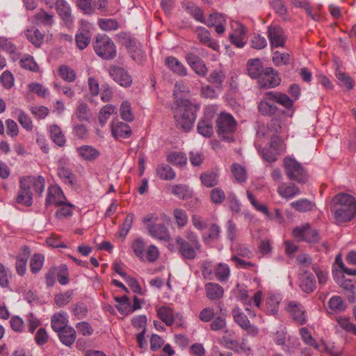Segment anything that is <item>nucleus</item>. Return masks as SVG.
I'll list each match as a JSON object with an SVG mask.
<instances>
[{
    "instance_id": "f257e3e1",
    "label": "nucleus",
    "mask_w": 356,
    "mask_h": 356,
    "mask_svg": "<svg viewBox=\"0 0 356 356\" xmlns=\"http://www.w3.org/2000/svg\"><path fill=\"white\" fill-rule=\"evenodd\" d=\"M331 211L338 224L349 222L356 213V200L347 193L338 194L332 200Z\"/></svg>"
},
{
    "instance_id": "f03ea898",
    "label": "nucleus",
    "mask_w": 356,
    "mask_h": 356,
    "mask_svg": "<svg viewBox=\"0 0 356 356\" xmlns=\"http://www.w3.org/2000/svg\"><path fill=\"white\" fill-rule=\"evenodd\" d=\"M177 107L174 113L176 126L184 131H188L193 127L196 119V113L200 107L188 99L177 100Z\"/></svg>"
},
{
    "instance_id": "7ed1b4c3",
    "label": "nucleus",
    "mask_w": 356,
    "mask_h": 356,
    "mask_svg": "<svg viewBox=\"0 0 356 356\" xmlns=\"http://www.w3.org/2000/svg\"><path fill=\"white\" fill-rule=\"evenodd\" d=\"M175 242L178 245L179 254L185 260L195 259L197 253L201 252L202 245L198 236L190 229L185 231L184 238L177 236Z\"/></svg>"
},
{
    "instance_id": "20e7f679",
    "label": "nucleus",
    "mask_w": 356,
    "mask_h": 356,
    "mask_svg": "<svg viewBox=\"0 0 356 356\" xmlns=\"http://www.w3.org/2000/svg\"><path fill=\"white\" fill-rule=\"evenodd\" d=\"M159 216L156 213L147 214L143 219L148 234L159 241H168L170 234L167 227L162 223H156Z\"/></svg>"
},
{
    "instance_id": "39448f33",
    "label": "nucleus",
    "mask_w": 356,
    "mask_h": 356,
    "mask_svg": "<svg viewBox=\"0 0 356 356\" xmlns=\"http://www.w3.org/2000/svg\"><path fill=\"white\" fill-rule=\"evenodd\" d=\"M96 54L104 60H111L115 58L117 50L115 43L105 34H98L93 42Z\"/></svg>"
},
{
    "instance_id": "423d86ee",
    "label": "nucleus",
    "mask_w": 356,
    "mask_h": 356,
    "mask_svg": "<svg viewBox=\"0 0 356 356\" xmlns=\"http://www.w3.org/2000/svg\"><path fill=\"white\" fill-rule=\"evenodd\" d=\"M216 132L227 142L234 141V134L236 129V121L229 113H221L216 119Z\"/></svg>"
},
{
    "instance_id": "0eeeda50",
    "label": "nucleus",
    "mask_w": 356,
    "mask_h": 356,
    "mask_svg": "<svg viewBox=\"0 0 356 356\" xmlns=\"http://www.w3.org/2000/svg\"><path fill=\"white\" fill-rule=\"evenodd\" d=\"M283 167L288 179L300 184H305L308 179V174L302 165L295 159L286 157L283 160Z\"/></svg>"
},
{
    "instance_id": "6e6552de",
    "label": "nucleus",
    "mask_w": 356,
    "mask_h": 356,
    "mask_svg": "<svg viewBox=\"0 0 356 356\" xmlns=\"http://www.w3.org/2000/svg\"><path fill=\"white\" fill-rule=\"evenodd\" d=\"M118 42L124 46L129 53L131 54V58L134 60H140L143 58V52L138 48L136 40L129 33L120 32L116 35Z\"/></svg>"
},
{
    "instance_id": "1a4fd4ad",
    "label": "nucleus",
    "mask_w": 356,
    "mask_h": 356,
    "mask_svg": "<svg viewBox=\"0 0 356 356\" xmlns=\"http://www.w3.org/2000/svg\"><path fill=\"white\" fill-rule=\"evenodd\" d=\"M215 119V112L213 108H207L204 113L203 117L199 121L197 130L202 136L210 138L213 134V121Z\"/></svg>"
},
{
    "instance_id": "9d476101",
    "label": "nucleus",
    "mask_w": 356,
    "mask_h": 356,
    "mask_svg": "<svg viewBox=\"0 0 356 356\" xmlns=\"http://www.w3.org/2000/svg\"><path fill=\"white\" fill-rule=\"evenodd\" d=\"M293 236L297 241L307 243H316L320 238L317 230L313 229L309 223L294 228Z\"/></svg>"
},
{
    "instance_id": "9b49d317",
    "label": "nucleus",
    "mask_w": 356,
    "mask_h": 356,
    "mask_svg": "<svg viewBox=\"0 0 356 356\" xmlns=\"http://www.w3.org/2000/svg\"><path fill=\"white\" fill-rule=\"evenodd\" d=\"M281 81L277 70L273 67H266L258 79V83L261 88H270L278 86Z\"/></svg>"
},
{
    "instance_id": "f8f14e48",
    "label": "nucleus",
    "mask_w": 356,
    "mask_h": 356,
    "mask_svg": "<svg viewBox=\"0 0 356 356\" xmlns=\"http://www.w3.org/2000/svg\"><path fill=\"white\" fill-rule=\"evenodd\" d=\"M108 72L113 79L123 87H129L132 83V77L123 67L112 65L109 67Z\"/></svg>"
},
{
    "instance_id": "ddd939ff",
    "label": "nucleus",
    "mask_w": 356,
    "mask_h": 356,
    "mask_svg": "<svg viewBox=\"0 0 356 356\" xmlns=\"http://www.w3.org/2000/svg\"><path fill=\"white\" fill-rule=\"evenodd\" d=\"M286 309L293 320L298 325H304L307 321V313L304 307L298 302L291 301Z\"/></svg>"
},
{
    "instance_id": "4468645a",
    "label": "nucleus",
    "mask_w": 356,
    "mask_h": 356,
    "mask_svg": "<svg viewBox=\"0 0 356 356\" xmlns=\"http://www.w3.org/2000/svg\"><path fill=\"white\" fill-rule=\"evenodd\" d=\"M231 26L233 32L229 35L230 42L236 47H243L245 44L244 40L246 35L245 26L238 22H232Z\"/></svg>"
},
{
    "instance_id": "2eb2a0df",
    "label": "nucleus",
    "mask_w": 356,
    "mask_h": 356,
    "mask_svg": "<svg viewBox=\"0 0 356 356\" xmlns=\"http://www.w3.org/2000/svg\"><path fill=\"white\" fill-rule=\"evenodd\" d=\"M268 37L272 48L282 47L286 42V35L280 26H270L268 28Z\"/></svg>"
},
{
    "instance_id": "dca6fc26",
    "label": "nucleus",
    "mask_w": 356,
    "mask_h": 356,
    "mask_svg": "<svg viewBox=\"0 0 356 356\" xmlns=\"http://www.w3.org/2000/svg\"><path fill=\"white\" fill-rule=\"evenodd\" d=\"M195 33L202 44L218 52L220 51V45L218 41L211 37L208 29L203 26H198L195 29Z\"/></svg>"
},
{
    "instance_id": "f3484780",
    "label": "nucleus",
    "mask_w": 356,
    "mask_h": 356,
    "mask_svg": "<svg viewBox=\"0 0 356 356\" xmlns=\"http://www.w3.org/2000/svg\"><path fill=\"white\" fill-rule=\"evenodd\" d=\"M232 314L235 322L243 330H246L248 334L253 336L257 334L258 329L250 324L247 316L241 312L238 308L232 310Z\"/></svg>"
},
{
    "instance_id": "a211bd4d",
    "label": "nucleus",
    "mask_w": 356,
    "mask_h": 356,
    "mask_svg": "<svg viewBox=\"0 0 356 356\" xmlns=\"http://www.w3.org/2000/svg\"><path fill=\"white\" fill-rule=\"evenodd\" d=\"M65 200L63 191L58 186L51 185L47 189V195L45 200L47 207L54 204L59 206Z\"/></svg>"
},
{
    "instance_id": "6ab92c4d",
    "label": "nucleus",
    "mask_w": 356,
    "mask_h": 356,
    "mask_svg": "<svg viewBox=\"0 0 356 356\" xmlns=\"http://www.w3.org/2000/svg\"><path fill=\"white\" fill-rule=\"evenodd\" d=\"M58 15L60 17L67 26H70L74 21L71 8L65 0H56L55 4Z\"/></svg>"
},
{
    "instance_id": "aec40b11",
    "label": "nucleus",
    "mask_w": 356,
    "mask_h": 356,
    "mask_svg": "<svg viewBox=\"0 0 356 356\" xmlns=\"http://www.w3.org/2000/svg\"><path fill=\"white\" fill-rule=\"evenodd\" d=\"M226 22L227 20L223 15L215 12L209 15L204 24L210 27L213 26L216 33L220 35L225 31Z\"/></svg>"
},
{
    "instance_id": "412c9836",
    "label": "nucleus",
    "mask_w": 356,
    "mask_h": 356,
    "mask_svg": "<svg viewBox=\"0 0 356 356\" xmlns=\"http://www.w3.org/2000/svg\"><path fill=\"white\" fill-rule=\"evenodd\" d=\"M24 181L29 182V191L35 192V194L38 195L39 196L42 195L45 186V179L42 176L38 175L37 177H24L20 179L19 182H24Z\"/></svg>"
},
{
    "instance_id": "4be33fe9",
    "label": "nucleus",
    "mask_w": 356,
    "mask_h": 356,
    "mask_svg": "<svg viewBox=\"0 0 356 356\" xmlns=\"http://www.w3.org/2000/svg\"><path fill=\"white\" fill-rule=\"evenodd\" d=\"M28 184L26 181L19 182V190L16 196L17 203L24 207H30L33 204V193L29 191Z\"/></svg>"
},
{
    "instance_id": "5701e85b",
    "label": "nucleus",
    "mask_w": 356,
    "mask_h": 356,
    "mask_svg": "<svg viewBox=\"0 0 356 356\" xmlns=\"http://www.w3.org/2000/svg\"><path fill=\"white\" fill-rule=\"evenodd\" d=\"M258 111L265 116H270L277 111V107L275 104L272 97L270 95V92H266L264 99L258 104Z\"/></svg>"
},
{
    "instance_id": "b1692460",
    "label": "nucleus",
    "mask_w": 356,
    "mask_h": 356,
    "mask_svg": "<svg viewBox=\"0 0 356 356\" xmlns=\"http://www.w3.org/2000/svg\"><path fill=\"white\" fill-rule=\"evenodd\" d=\"M111 129L112 136L116 139L118 138H127L131 134V129L129 125L118 120L112 122Z\"/></svg>"
},
{
    "instance_id": "393cba45",
    "label": "nucleus",
    "mask_w": 356,
    "mask_h": 356,
    "mask_svg": "<svg viewBox=\"0 0 356 356\" xmlns=\"http://www.w3.org/2000/svg\"><path fill=\"white\" fill-rule=\"evenodd\" d=\"M299 280L300 288L303 292L310 293L314 291L316 288V279L311 272H304L300 276Z\"/></svg>"
},
{
    "instance_id": "a878e982",
    "label": "nucleus",
    "mask_w": 356,
    "mask_h": 356,
    "mask_svg": "<svg viewBox=\"0 0 356 356\" xmlns=\"http://www.w3.org/2000/svg\"><path fill=\"white\" fill-rule=\"evenodd\" d=\"M76 152L79 157L88 162H93L100 156V152L98 149L88 145L77 147Z\"/></svg>"
},
{
    "instance_id": "bb28decb",
    "label": "nucleus",
    "mask_w": 356,
    "mask_h": 356,
    "mask_svg": "<svg viewBox=\"0 0 356 356\" xmlns=\"http://www.w3.org/2000/svg\"><path fill=\"white\" fill-rule=\"evenodd\" d=\"M277 192L280 197L286 200L300 194L299 187L293 183H282L277 187Z\"/></svg>"
},
{
    "instance_id": "cd10ccee",
    "label": "nucleus",
    "mask_w": 356,
    "mask_h": 356,
    "mask_svg": "<svg viewBox=\"0 0 356 356\" xmlns=\"http://www.w3.org/2000/svg\"><path fill=\"white\" fill-rule=\"evenodd\" d=\"M204 288L206 296L211 300H220L223 297L224 289L217 283L208 282Z\"/></svg>"
},
{
    "instance_id": "c85d7f7f",
    "label": "nucleus",
    "mask_w": 356,
    "mask_h": 356,
    "mask_svg": "<svg viewBox=\"0 0 356 356\" xmlns=\"http://www.w3.org/2000/svg\"><path fill=\"white\" fill-rule=\"evenodd\" d=\"M247 72L252 79H258L264 71L262 61L259 58L250 59L247 63Z\"/></svg>"
},
{
    "instance_id": "c756f323",
    "label": "nucleus",
    "mask_w": 356,
    "mask_h": 356,
    "mask_svg": "<svg viewBox=\"0 0 356 356\" xmlns=\"http://www.w3.org/2000/svg\"><path fill=\"white\" fill-rule=\"evenodd\" d=\"M165 63L169 70L175 74L179 76H186L187 74V69L177 58L168 56L165 58Z\"/></svg>"
},
{
    "instance_id": "7c9ffc66",
    "label": "nucleus",
    "mask_w": 356,
    "mask_h": 356,
    "mask_svg": "<svg viewBox=\"0 0 356 356\" xmlns=\"http://www.w3.org/2000/svg\"><path fill=\"white\" fill-rule=\"evenodd\" d=\"M157 316L167 326H172L175 323V315L173 309L168 306H161L156 309Z\"/></svg>"
},
{
    "instance_id": "2f4dec72",
    "label": "nucleus",
    "mask_w": 356,
    "mask_h": 356,
    "mask_svg": "<svg viewBox=\"0 0 356 356\" xmlns=\"http://www.w3.org/2000/svg\"><path fill=\"white\" fill-rule=\"evenodd\" d=\"M58 335L60 342L68 347L74 343L76 338V331L71 326L58 332Z\"/></svg>"
},
{
    "instance_id": "473e14b6",
    "label": "nucleus",
    "mask_w": 356,
    "mask_h": 356,
    "mask_svg": "<svg viewBox=\"0 0 356 356\" xmlns=\"http://www.w3.org/2000/svg\"><path fill=\"white\" fill-rule=\"evenodd\" d=\"M57 174L64 184L71 187L76 184L75 175L69 168L60 164L57 169Z\"/></svg>"
},
{
    "instance_id": "72a5a7b5",
    "label": "nucleus",
    "mask_w": 356,
    "mask_h": 356,
    "mask_svg": "<svg viewBox=\"0 0 356 356\" xmlns=\"http://www.w3.org/2000/svg\"><path fill=\"white\" fill-rule=\"evenodd\" d=\"M67 323V316L61 313L54 314L51 319V326L56 332L69 327Z\"/></svg>"
},
{
    "instance_id": "f704fd0d",
    "label": "nucleus",
    "mask_w": 356,
    "mask_h": 356,
    "mask_svg": "<svg viewBox=\"0 0 356 356\" xmlns=\"http://www.w3.org/2000/svg\"><path fill=\"white\" fill-rule=\"evenodd\" d=\"M166 161L173 165L182 168L187 163V157L183 152H170L166 156Z\"/></svg>"
},
{
    "instance_id": "c9c22d12",
    "label": "nucleus",
    "mask_w": 356,
    "mask_h": 356,
    "mask_svg": "<svg viewBox=\"0 0 356 356\" xmlns=\"http://www.w3.org/2000/svg\"><path fill=\"white\" fill-rule=\"evenodd\" d=\"M220 315L216 318H213L210 323V329L213 331H225L227 332V322L225 319V315H224L222 312V309L220 305H218Z\"/></svg>"
},
{
    "instance_id": "e433bc0d",
    "label": "nucleus",
    "mask_w": 356,
    "mask_h": 356,
    "mask_svg": "<svg viewBox=\"0 0 356 356\" xmlns=\"http://www.w3.org/2000/svg\"><path fill=\"white\" fill-rule=\"evenodd\" d=\"M290 206L296 211L303 213L312 211L315 207V203L308 199L301 198L291 202Z\"/></svg>"
},
{
    "instance_id": "4c0bfd02",
    "label": "nucleus",
    "mask_w": 356,
    "mask_h": 356,
    "mask_svg": "<svg viewBox=\"0 0 356 356\" xmlns=\"http://www.w3.org/2000/svg\"><path fill=\"white\" fill-rule=\"evenodd\" d=\"M183 7L196 21L202 23H206L203 10L200 7L196 6L193 2L186 3Z\"/></svg>"
},
{
    "instance_id": "58836bf2",
    "label": "nucleus",
    "mask_w": 356,
    "mask_h": 356,
    "mask_svg": "<svg viewBox=\"0 0 356 356\" xmlns=\"http://www.w3.org/2000/svg\"><path fill=\"white\" fill-rule=\"evenodd\" d=\"M226 79L225 72L221 69L213 70L207 79L208 81L217 88H221Z\"/></svg>"
},
{
    "instance_id": "ea45409f",
    "label": "nucleus",
    "mask_w": 356,
    "mask_h": 356,
    "mask_svg": "<svg viewBox=\"0 0 356 356\" xmlns=\"http://www.w3.org/2000/svg\"><path fill=\"white\" fill-rule=\"evenodd\" d=\"M157 176L163 180L170 181L175 178L176 173L173 169L167 164H160L156 169Z\"/></svg>"
},
{
    "instance_id": "a19ab883",
    "label": "nucleus",
    "mask_w": 356,
    "mask_h": 356,
    "mask_svg": "<svg viewBox=\"0 0 356 356\" xmlns=\"http://www.w3.org/2000/svg\"><path fill=\"white\" fill-rule=\"evenodd\" d=\"M230 170L235 181L243 183L247 179V172L243 165L238 163H233L230 167Z\"/></svg>"
},
{
    "instance_id": "79ce46f5",
    "label": "nucleus",
    "mask_w": 356,
    "mask_h": 356,
    "mask_svg": "<svg viewBox=\"0 0 356 356\" xmlns=\"http://www.w3.org/2000/svg\"><path fill=\"white\" fill-rule=\"evenodd\" d=\"M220 227L216 223H212L206 235H202V240L205 244H209L212 241H218L220 238Z\"/></svg>"
},
{
    "instance_id": "37998d69",
    "label": "nucleus",
    "mask_w": 356,
    "mask_h": 356,
    "mask_svg": "<svg viewBox=\"0 0 356 356\" xmlns=\"http://www.w3.org/2000/svg\"><path fill=\"white\" fill-rule=\"evenodd\" d=\"M50 136L52 140L58 146L63 147L65 143V138L61 129L56 124L49 127Z\"/></svg>"
},
{
    "instance_id": "c03bdc74",
    "label": "nucleus",
    "mask_w": 356,
    "mask_h": 356,
    "mask_svg": "<svg viewBox=\"0 0 356 356\" xmlns=\"http://www.w3.org/2000/svg\"><path fill=\"white\" fill-rule=\"evenodd\" d=\"M270 95L272 97L274 103L279 104L286 108H292L293 102L286 95L277 92H270Z\"/></svg>"
},
{
    "instance_id": "a18cd8bd",
    "label": "nucleus",
    "mask_w": 356,
    "mask_h": 356,
    "mask_svg": "<svg viewBox=\"0 0 356 356\" xmlns=\"http://www.w3.org/2000/svg\"><path fill=\"white\" fill-rule=\"evenodd\" d=\"M214 275L220 282L227 281L230 275V269L227 264L219 263L214 269Z\"/></svg>"
},
{
    "instance_id": "49530a36",
    "label": "nucleus",
    "mask_w": 356,
    "mask_h": 356,
    "mask_svg": "<svg viewBox=\"0 0 356 356\" xmlns=\"http://www.w3.org/2000/svg\"><path fill=\"white\" fill-rule=\"evenodd\" d=\"M219 175L215 172H206L200 175L202 184L208 188L213 187L218 183Z\"/></svg>"
},
{
    "instance_id": "de8ad7c7",
    "label": "nucleus",
    "mask_w": 356,
    "mask_h": 356,
    "mask_svg": "<svg viewBox=\"0 0 356 356\" xmlns=\"http://www.w3.org/2000/svg\"><path fill=\"white\" fill-rule=\"evenodd\" d=\"M328 307L333 313H339L344 311L346 308V303L343 301L341 297L334 296L328 301Z\"/></svg>"
},
{
    "instance_id": "09e8293b",
    "label": "nucleus",
    "mask_w": 356,
    "mask_h": 356,
    "mask_svg": "<svg viewBox=\"0 0 356 356\" xmlns=\"http://www.w3.org/2000/svg\"><path fill=\"white\" fill-rule=\"evenodd\" d=\"M27 39L36 47H40L43 42L44 35L38 29H31L26 31Z\"/></svg>"
},
{
    "instance_id": "8fccbe9b",
    "label": "nucleus",
    "mask_w": 356,
    "mask_h": 356,
    "mask_svg": "<svg viewBox=\"0 0 356 356\" xmlns=\"http://www.w3.org/2000/svg\"><path fill=\"white\" fill-rule=\"evenodd\" d=\"M145 242L142 237H138L134 239L131 245L135 255L141 259H143L145 256Z\"/></svg>"
},
{
    "instance_id": "3c124183",
    "label": "nucleus",
    "mask_w": 356,
    "mask_h": 356,
    "mask_svg": "<svg viewBox=\"0 0 356 356\" xmlns=\"http://www.w3.org/2000/svg\"><path fill=\"white\" fill-rule=\"evenodd\" d=\"M173 217L175 220V223L179 228H183L188 223V215L185 210L182 209H175L173 211Z\"/></svg>"
},
{
    "instance_id": "603ef678",
    "label": "nucleus",
    "mask_w": 356,
    "mask_h": 356,
    "mask_svg": "<svg viewBox=\"0 0 356 356\" xmlns=\"http://www.w3.org/2000/svg\"><path fill=\"white\" fill-rule=\"evenodd\" d=\"M280 305V300L275 295H269L266 299V307L268 314H276Z\"/></svg>"
},
{
    "instance_id": "864d4df0",
    "label": "nucleus",
    "mask_w": 356,
    "mask_h": 356,
    "mask_svg": "<svg viewBox=\"0 0 356 356\" xmlns=\"http://www.w3.org/2000/svg\"><path fill=\"white\" fill-rule=\"evenodd\" d=\"M19 64L22 68L31 72H36L39 70V67L34 60L33 57L30 55H26L22 57L20 59Z\"/></svg>"
},
{
    "instance_id": "5fc2aeb1",
    "label": "nucleus",
    "mask_w": 356,
    "mask_h": 356,
    "mask_svg": "<svg viewBox=\"0 0 356 356\" xmlns=\"http://www.w3.org/2000/svg\"><path fill=\"white\" fill-rule=\"evenodd\" d=\"M98 26L104 31H115L119 28V23L114 19H99Z\"/></svg>"
},
{
    "instance_id": "6e6d98bb",
    "label": "nucleus",
    "mask_w": 356,
    "mask_h": 356,
    "mask_svg": "<svg viewBox=\"0 0 356 356\" xmlns=\"http://www.w3.org/2000/svg\"><path fill=\"white\" fill-rule=\"evenodd\" d=\"M172 193L179 199L185 200L191 197V193L188 187L183 184H177L172 186Z\"/></svg>"
},
{
    "instance_id": "4d7b16f0",
    "label": "nucleus",
    "mask_w": 356,
    "mask_h": 356,
    "mask_svg": "<svg viewBox=\"0 0 356 356\" xmlns=\"http://www.w3.org/2000/svg\"><path fill=\"white\" fill-rule=\"evenodd\" d=\"M73 291L72 290L67 291L63 293L56 294L54 297V302L59 307H63L71 301Z\"/></svg>"
},
{
    "instance_id": "13d9d810",
    "label": "nucleus",
    "mask_w": 356,
    "mask_h": 356,
    "mask_svg": "<svg viewBox=\"0 0 356 356\" xmlns=\"http://www.w3.org/2000/svg\"><path fill=\"white\" fill-rule=\"evenodd\" d=\"M60 77L67 82H73L76 79V73L74 70L67 65H61L58 70Z\"/></svg>"
},
{
    "instance_id": "bf43d9fd",
    "label": "nucleus",
    "mask_w": 356,
    "mask_h": 356,
    "mask_svg": "<svg viewBox=\"0 0 356 356\" xmlns=\"http://www.w3.org/2000/svg\"><path fill=\"white\" fill-rule=\"evenodd\" d=\"M120 115L122 118L127 122H131L134 119L131 111V104L128 101H124L120 106Z\"/></svg>"
},
{
    "instance_id": "052dcab7",
    "label": "nucleus",
    "mask_w": 356,
    "mask_h": 356,
    "mask_svg": "<svg viewBox=\"0 0 356 356\" xmlns=\"http://www.w3.org/2000/svg\"><path fill=\"white\" fill-rule=\"evenodd\" d=\"M69 272L66 265L62 264L57 267L56 277L61 285H66L69 283Z\"/></svg>"
},
{
    "instance_id": "680f3d73",
    "label": "nucleus",
    "mask_w": 356,
    "mask_h": 356,
    "mask_svg": "<svg viewBox=\"0 0 356 356\" xmlns=\"http://www.w3.org/2000/svg\"><path fill=\"white\" fill-rule=\"evenodd\" d=\"M147 321V319L145 315H139L134 316L131 319V325L134 328L137 329L138 330H140V332H146Z\"/></svg>"
},
{
    "instance_id": "e2e57ef3",
    "label": "nucleus",
    "mask_w": 356,
    "mask_h": 356,
    "mask_svg": "<svg viewBox=\"0 0 356 356\" xmlns=\"http://www.w3.org/2000/svg\"><path fill=\"white\" fill-rule=\"evenodd\" d=\"M44 264V257L40 254H35L30 261L31 271L33 273H38Z\"/></svg>"
},
{
    "instance_id": "0e129e2a",
    "label": "nucleus",
    "mask_w": 356,
    "mask_h": 356,
    "mask_svg": "<svg viewBox=\"0 0 356 356\" xmlns=\"http://www.w3.org/2000/svg\"><path fill=\"white\" fill-rule=\"evenodd\" d=\"M115 107L111 104L104 106L99 112V121L102 127L106 123L110 115L114 113Z\"/></svg>"
},
{
    "instance_id": "69168bd1",
    "label": "nucleus",
    "mask_w": 356,
    "mask_h": 356,
    "mask_svg": "<svg viewBox=\"0 0 356 356\" xmlns=\"http://www.w3.org/2000/svg\"><path fill=\"white\" fill-rule=\"evenodd\" d=\"M75 114L80 121L88 120L90 116V109L86 103H80L78 105Z\"/></svg>"
},
{
    "instance_id": "338daca9",
    "label": "nucleus",
    "mask_w": 356,
    "mask_h": 356,
    "mask_svg": "<svg viewBox=\"0 0 356 356\" xmlns=\"http://www.w3.org/2000/svg\"><path fill=\"white\" fill-rule=\"evenodd\" d=\"M270 147L278 154H281L286 149V146L283 140L277 136H274L271 138Z\"/></svg>"
},
{
    "instance_id": "774afa93",
    "label": "nucleus",
    "mask_w": 356,
    "mask_h": 356,
    "mask_svg": "<svg viewBox=\"0 0 356 356\" xmlns=\"http://www.w3.org/2000/svg\"><path fill=\"white\" fill-rule=\"evenodd\" d=\"M75 41L76 47L80 50L86 49L90 42V37L87 33H79L75 35Z\"/></svg>"
}]
</instances>
